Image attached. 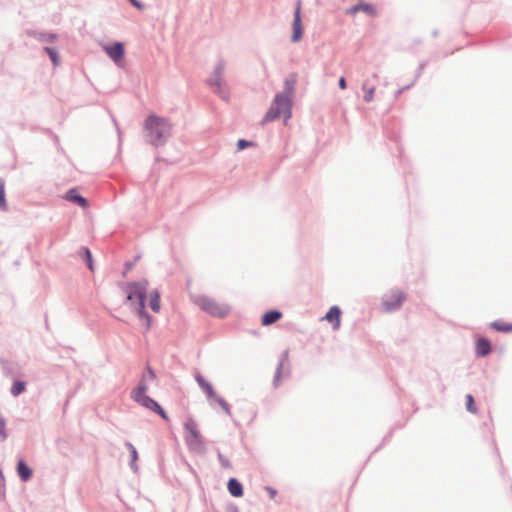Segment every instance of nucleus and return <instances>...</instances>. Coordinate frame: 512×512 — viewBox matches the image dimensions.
<instances>
[{"instance_id":"nucleus-1","label":"nucleus","mask_w":512,"mask_h":512,"mask_svg":"<svg viewBox=\"0 0 512 512\" xmlns=\"http://www.w3.org/2000/svg\"><path fill=\"white\" fill-rule=\"evenodd\" d=\"M124 293L126 295V300L131 303V305L137 311L139 317L143 321V325L146 330H149L151 327V319L144 312L145 299L148 293V282L147 281H139L134 283H129L124 287Z\"/></svg>"},{"instance_id":"nucleus-2","label":"nucleus","mask_w":512,"mask_h":512,"mask_svg":"<svg viewBox=\"0 0 512 512\" xmlns=\"http://www.w3.org/2000/svg\"><path fill=\"white\" fill-rule=\"evenodd\" d=\"M145 130L149 141L158 145L169 135L170 125L165 119L152 115L145 121Z\"/></svg>"},{"instance_id":"nucleus-3","label":"nucleus","mask_w":512,"mask_h":512,"mask_svg":"<svg viewBox=\"0 0 512 512\" xmlns=\"http://www.w3.org/2000/svg\"><path fill=\"white\" fill-rule=\"evenodd\" d=\"M283 115L286 119L291 117V99L288 93L277 94L263 118V122H270Z\"/></svg>"},{"instance_id":"nucleus-4","label":"nucleus","mask_w":512,"mask_h":512,"mask_svg":"<svg viewBox=\"0 0 512 512\" xmlns=\"http://www.w3.org/2000/svg\"><path fill=\"white\" fill-rule=\"evenodd\" d=\"M184 431V439L189 449L196 453L204 452V439L197 422L192 418H187L184 423Z\"/></svg>"},{"instance_id":"nucleus-5","label":"nucleus","mask_w":512,"mask_h":512,"mask_svg":"<svg viewBox=\"0 0 512 512\" xmlns=\"http://www.w3.org/2000/svg\"><path fill=\"white\" fill-rule=\"evenodd\" d=\"M193 301L200 309L214 317H225L230 311L228 305L220 303L207 295L194 296Z\"/></svg>"},{"instance_id":"nucleus-6","label":"nucleus","mask_w":512,"mask_h":512,"mask_svg":"<svg viewBox=\"0 0 512 512\" xmlns=\"http://www.w3.org/2000/svg\"><path fill=\"white\" fill-rule=\"evenodd\" d=\"M195 380L210 400H212L214 403L218 404L227 415L231 414L229 404L222 397L218 396L215 393L214 388L211 385V383H209L199 373L195 375Z\"/></svg>"},{"instance_id":"nucleus-7","label":"nucleus","mask_w":512,"mask_h":512,"mask_svg":"<svg viewBox=\"0 0 512 512\" xmlns=\"http://www.w3.org/2000/svg\"><path fill=\"white\" fill-rule=\"evenodd\" d=\"M136 402L139 403L140 405H142L143 407H145L146 409L157 413L162 419H164L166 421L169 420L167 413L162 409V407L155 400H153L149 396L146 395L144 397H141Z\"/></svg>"},{"instance_id":"nucleus-8","label":"nucleus","mask_w":512,"mask_h":512,"mask_svg":"<svg viewBox=\"0 0 512 512\" xmlns=\"http://www.w3.org/2000/svg\"><path fill=\"white\" fill-rule=\"evenodd\" d=\"M104 50L117 65L123 62L124 46L122 43L116 42L112 45H107L104 47Z\"/></svg>"},{"instance_id":"nucleus-9","label":"nucleus","mask_w":512,"mask_h":512,"mask_svg":"<svg viewBox=\"0 0 512 512\" xmlns=\"http://www.w3.org/2000/svg\"><path fill=\"white\" fill-rule=\"evenodd\" d=\"M405 297L404 294L400 291H396L391 293V295L386 296L383 302V306L386 311H393L400 307L404 302Z\"/></svg>"},{"instance_id":"nucleus-10","label":"nucleus","mask_w":512,"mask_h":512,"mask_svg":"<svg viewBox=\"0 0 512 512\" xmlns=\"http://www.w3.org/2000/svg\"><path fill=\"white\" fill-rule=\"evenodd\" d=\"M301 1L298 0L293 20V34L292 41L298 42L302 38V24H301Z\"/></svg>"},{"instance_id":"nucleus-11","label":"nucleus","mask_w":512,"mask_h":512,"mask_svg":"<svg viewBox=\"0 0 512 512\" xmlns=\"http://www.w3.org/2000/svg\"><path fill=\"white\" fill-rule=\"evenodd\" d=\"M324 319L333 324V328L336 330L340 327L341 322V310L337 306H333L324 316Z\"/></svg>"},{"instance_id":"nucleus-12","label":"nucleus","mask_w":512,"mask_h":512,"mask_svg":"<svg viewBox=\"0 0 512 512\" xmlns=\"http://www.w3.org/2000/svg\"><path fill=\"white\" fill-rule=\"evenodd\" d=\"M475 352L479 357L488 355L491 352L490 342L484 337H479L476 341Z\"/></svg>"},{"instance_id":"nucleus-13","label":"nucleus","mask_w":512,"mask_h":512,"mask_svg":"<svg viewBox=\"0 0 512 512\" xmlns=\"http://www.w3.org/2000/svg\"><path fill=\"white\" fill-rule=\"evenodd\" d=\"M282 318V313L277 310H270L266 312L261 318L263 326H269Z\"/></svg>"},{"instance_id":"nucleus-14","label":"nucleus","mask_w":512,"mask_h":512,"mask_svg":"<svg viewBox=\"0 0 512 512\" xmlns=\"http://www.w3.org/2000/svg\"><path fill=\"white\" fill-rule=\"evenodd\" d=\"M65 199H67L68 201L77 203L82 208H86L88 206L87 200L84 197L80 196L77 193L76 189L69 190L65 196Z\"/></svg>"},{"instance_id":"nucleus-15","label":"nucleus","mask_w":512,"mask_h":512,"mask_svg":"<svg viewBox=\"0 0 512 512\" xmlns=\"http://www.w3.org/2000/svg\"><path fill=\"white\" fill-rule=\"evenodd\" d=\"M17 472L22 481H28L32 476V470L27 466V464L20 460L17 465Z\"/></svg>"},{"instance_id":"nucleus-16","label":"nucleus","mask_w":512,"mask_h":512,"mask_svg":"<svg viewBox=\"0 0 512 512\" xmlns=\"http://www.w3.org/2000/svg\"><path fill=\"white\" fill-rule=\"evenodd\" d=\"M229 493L234 497H241L243 495L242 485L234 478H231L227 484Z\"/></svg>"},{"instance_id":"nucleus-17","label":"nucleus","mask_w":512,"mask_h":512,"mask_svg":"<svg viewBox=\"0 0 512 512\" xmlns=\"http://www.w3.org/2000/svg\"><path fill=\"white\" fill-rule=\"evenodd\" d=\"M491 327L494 330L499 331V332H505V333L512 332V323H508V322L501 321V320L492 322Z\"/></svg>"},{"instance_id":"nucleus-18","label":"nucleus","mask_w":512,"mask_h":512,"mask_svg":"<svg viewBox=\"0 0 512 512\" xmlns=\"http://www.w3.org/2000/svg\"><path fill=\"white\" fill-rule=\"evenodd\" d=\"M149 305L155 313L160 311V300L157 291H151L149 293Z\"/></svg>"},{"instance_id":"nucleus-19","label":"nucleus","mask_w":512,"mask_h":512,"mask_svg":"<svg viewBox=\"0 0 512 512\" xmlns=\"http://www.w3.org/2000/svg\"><path fill=\"white\" fill-rule=\"evenodd\" d=\"M147 386L144 382H140L139 385L132 391L131 397L133 400L137 401L141 397L146 396Z\"/></svg>"},{"instance_id":"nucleus-20","label":"nucleus","mask_w":512,"mask_h":512,"mask_svg":"<svg viewBox=\"0 0 512 512\" xmlns=\"http://www.w3.org/2000/svg\"><path fill=\"white\" fill-rule=\"evenodd\" d=\"M351 11L353 13H356L358 11H363V12L368 13L370 15H375V13H376L375 8L372 5H369V4L356 5V6H354L351 9Z\"/></svg>"},{"instance_id":"nucleus-21","label":"nucleus","mask_w":512,"mask_h":512,"mask_svg":"<svg viewBox=\"0 0 512 512\" xmlns=\"http://www.w3.org/2000/svg\"><path fill=\"white\" fill-rule=\"evenodd\" d=\"M44 50L49 55L52 63L55 66H57L59 64V62H60L57 50L55 48H51V47H45Z\"/></svg>"},{"instance_id":"nucleus-22","label":"nucleus","mask_w":512,"mask_h":512,"mask_svg":"<svg viewBox=\"0 0 512 512\" xmlns=\"http://www.w3.org/2000/svg\"><path fill=\"white\" fill-rule=\"evenodd\" d=\"M25 383L24 382H21V381H16L14 382V384L12 385V388H11V393L14 395V396H18L20 395L24 390H25Z\"/></svg>"},{"instance_id":"nucleus-23","label":"nucleus","mask_w":512,"mask_h":512,"mask_svg":"<svg viewBox=\"0 0 512 512\" xmlns=\"http://www.w3.org/2000/svg\"><path fill=\"white\" fill-rule=\"evenodd\" d=\"M363 90L365 92V95H364V100L366 102H371L374 98V93H375V87L372 86V87H367L366 84L363 85Z\"/></svg>"},{"instance_id":"nucleus-24","label":"nucleus","mask_w":512,"mask_h":512,"mask_svg":"<svg viewBox=\"0 0 512 512\" xmlns=\"http://www.w3.org/2000/svg\"><path fill=\"white\" fill-rule=\"evenodd\" d=\"M466 408L469 412L475 414L477 413V407L474 402V398L471 394L466 395Z\"/></svg>"},{"instance_id":"nucleus-25","label":"nucleus","mask_w":512,"mask_h":512,"mask_svg":"<svg viewBox=\"0 0 512 512\" xmlns=\"http://www.w3.org/2000/svg\"><path fill=\"white\" fill-rule=\"evenodd\" d=\"M283 369H284V361H281L277 367V370H276V373L274 376V385L275 386H278L280 384Z\"/></svg>"},{"instance_id":"nucleus-26","label":"nucleus","mask_w":512,"mask_h":512,"mask_svg":"<svg viewBox=\"0 0 512 512\" xmlns=\"http://www.w3.org/2000/svg\"><path fill=\"white\" fill-rule=\"evenodd\" d=\"M6 208L4 183L0 180V209Z\"/></svg>"},{"instance_id":"nucleus-27","label":"nucleus","mask_w":512,"mask_h":512,"mask_svg":"<svg viewBox=\"0 0 512 512\" xmlns=\"http://www.w3.org/2000/svg\"><path fill=\"white\" fill-rule=\"evenodd\" d=\"M39 40L44 42H54L56 40V35L54 34H41L39 35Z\"/></svg>"},{"instance_id":"nucleus-28","label":"nucleus","mask_w":512,"mask_h":512,"mask_svg":"<svg viewBox=\"0 0 512 512\" xmlns=\"http://www.w3.org/2000/svg\"><path fill=\"white\" fill-rule=\"evenodd\" d=\"M223 73V66H219L217 69H216V72H215V85L219 86L220 85V78H221V75Z\"/></svg>"},{"instance_id":"nucleus-29","label":"nucleus","mask_w":512,"mask_h":512,"mask_svg":"<svg viewBox=\"0 0 512 512\" xmlns=\"http://www.w3.org/2000/svg\"><path fill=\"white\" fill-rule=\"evenodd\" d=\"M84 252H85V255H86L88 267H89L90 270H93L91 252L87 248L84 249Z\"/></svg>"},{"instance_id":"nucleus-30","label":"nucleus","mask_w":512,"mask_h":512,"mask_svg":"<svg viewBox=\"0 0 512 512\" xmlns=\"http://www.w3.org/2000/svg\"><path fill=\"white\" fill-rule=\"evenodd\" d=\"M127 447L129 448L130 452H131V455H132V461L135 462L138 458V454H137V451L135 449V447L130 444V443H127Z\"/></svg>"},{"instance_id":"nucleus-31","label":"nucleus","mask_w":512,"mask_h":512,"mask_svg":"<svg viewBox=\"0 0 512 512\" xmlns=\"http://www.w3.org/2000/svg\"><path fill=\"white\" fill-rule=\"evenodd\" d=\"M250 145H251L250 142H248L246 140H243V139L239 140L238 143H237V147H238L239 150H243V149H245L246 147H248Z\"/></svg>"},{"instance_id":"nucleus-32","label":"nucleus","mask_w":512,"mask_h":512,"mask_svg":"<svg viewBox=\"0 0 512 512\" xmlns=\"http://www.w3.org/2000/svg\"><path fill=\"white\" fill-rule=\"evenodd\" d=\"M219 460H220L221 465H222L223 467H225V468L230 467V462H229V460H228L226 457H224L223 455L219 454Z\"/></svg>"},{"instance_id":"nucleus-33","label":"nucleus","mask_w":512,"mask_h":512,"mask_svg":"<svg viewBox=\"0 0 512 512\" xmlns=\"http://www.w3.org/2000/svg\"><path fill=\"white\" fill-rule=\"evenodd\" d=\"M4 493H5V480H4L2 473L0 472V496L4 495Z\"/></svg>"},{"instance_id":"nucleus-34","label":"nucleus","mask_w":512,"mask_h":512,"mask_svg":"<svg viewBox=\"0 0 512 512\" xmlns=\"http://www.w3.org/2000/svg\"><path fill=\"white\" fill-rule=\"evenodd\" d=\"M5 423L2 419H0V438H5Z\"/></svg>"},{"instance_id":"nucleus-35","label":"nucleus","mask_w":512,"mask_h":512,"mask_svg":"<svg viewBox=\"0 0 512 512\" xmlns=\"http://www.w3.org/2000/svg\"><path fill=\"white\" fill-rule=\"evenodd\" d=\"M339 87H340L342 90L346 89L347 84H346V80H345V78H344V77H341V78L339 79Z\"/></svg>"},{"instance_id":"nucleus-36","label":"nucleus","mask_w":512,"mask_h":512,"mask_svg":"<svg viewBox=\"0 0 512 512\" xmlns=\"http://www.w3.org/2000/svg\"><path fill=\"white\" fill-rule=\"evenodd\" d=\"M130 2L137 8H141V5L136 0H130Z\"/></svg>"}]
</instances>
